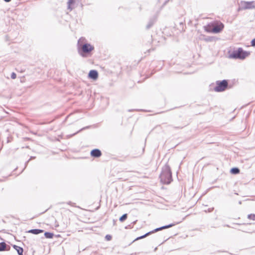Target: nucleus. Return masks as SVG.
<instances>
[{
  "mask_svg": "<svg viewBox=\"0 0 255 255\" xmlns=\"http://www.w3.org/2000/svg\"><path fill=\"white\" fill-rule=\"evenodd\" d=\"M160 178L163 184H168L172 181L171 172L168 165H165L163 167Z\"/></svg>",
  "mask_w": 255,
  "mask_h": 255,
  "instance_id": "nucleus-1",
  "label": "nucleus"
},
{
  "mask_svg": "<svg viewBox=\"0 0 255 255\" xmlns=\"http://www.w3.org/2000/svg\"><path fill=\"white\" fill-rule=\"evenodd\" d=\"M85 39L84 38H80L78 41V46L81 49L84 53H89L94 50V46L89 43H84Z\"/></svg>",
  "mask_w": 255,
  "mask_h": 255,
  "instance_id": "nucleus-2",
  "label": "nucleus"
},
{
  "mask_svg": "<svg viewBox=\"0 0 255 255\" xmlns=\"http://www.w3.org/2000/svg\"><path fill=\"white\" fill-rule=\"evenodd\" d=\"M249 52L244 51L242 48H239L237 50H235L230 55V57L234 59H244L249 56Z\"/></svg>",
  "mask_w": 255,
  "mask_h": 255,
  "instance_id": "nucleus-3",
  "label": "nucleus"
},
{
  "mask_svg": "<svg viewBox=\"0 0 255 255\" xmlns=\"http://www.w3.org/2000/svg\"><path fill=\"white\" fill-rule=\"evenodd\" d=\"M216 85L214 90L216 92H220L225 91L227 88L228 84L227 80H224L222 81H217Z\"/></svg>",
  "mask_w": 255,
  "mask_h": 255,
  "instance_id": "nucleus-4",
  "label": "nucleus"
},
{
  "mask_svg": "<svg viewBox=\"0 0 255 255\" xmlns=\"http://www.w3.org/2000/svg\"><path fill=\"white\" fill-rule=\"evenodd\" d=\"M176 224H169L168 225L164 226H162V227L156 228V229H154V230H153L152 231H150V232H149L147 233L146 234H145V235L137 238L136 240H139V239H141L144 238L146 237H147V236H148L149 235H151L152 233H154L156 232L157 231H161V230H162L163 229H168L169 228L175 226Z\"/></svg>",
  "mask_w": 255,
  "mask_h": 255,
  "instance_id": "nucleus-5",
  "label": "nucleus"
},
{
  "mask_svg": "<svg viewBox=\"0 0 255 255\" xmlns=\"http://www.w3.org/2000/svg\"><path fill=\"white\" fill-rule=\"evenodd\" d=\"M255 8L254 1H241L240 3V8L242 9H254Z\"/></svg>",
  "mask_w": 255,
  "mask_h": 255,
  "instance_id": "nucleus-6",
  "label": "nucleus"
},
{
  "mask_svg": "<svg viewBox=\"0 0 255 255\" xmlns=\"http://www.w3.org/2000/svg\"><path fill=\"white\" fill-rule=\"evenodd\" d=\"M224 24L222 23H220L219 24H214L213 26L212 30H208L209 31H212V33H218L220 32L224 28Z\"/></svg>",
  "mask_w": 255,
  "mask_h": 255,
  "instance_id": "nucleus-7",
  "label": "nucleus"
},
{
  "mask_svg": "<svg viewBox=\"0 0 255 255\" xmlns=\"http://www.w3.org/2000/svg\"><path fill=\"white\" fill-rule=\"evenodd\" d=\"M89 77L93 80H96L98 77V73L96 70H92L89 73Z\"/></svg>",
  "mask_w": 255,
  "mask_h": 255,
  "instance_id": "nucleus-8",
  "label": "nucleus"
},
{
  "mask_svg": "<svg viewBox=\"0 0 255 255\" xmlns=\"http://www.w3.org/2000/svg\"><path fill=\"white\" fill-rule=\"evenodd\" d=\"M91 155L94 157H99L101 156V151L99 149H94L91 151Z\"/></svg>",
  "mask_w": 255,
  "mask_h": 255,
  "instance_id": "nucleus-9",
  "label": "nucleus"
},
{
  "mask_svg": "<svg viewBox=\"0 0 255 255\" xmlns=\"http://www.w3.org/2000/svg\"><path fill=\"white\" fill-rule=\"evenodd\" d=\"M75 3V0H68L67 2V10L71 11L74 8L73 5Z\"/></svg>",
  "mask_w": 255,
  "mask_h": 255,
  "instance_id": "nucleus-10",
  "label": "nucleus"
},
{
  "mask_svg": "<svg viewBox=\"0 0 255 255\" xmlns=\"http://www.w3.org/2000/svg\"><path fill=\"white\" fill-rule=\"evenodd\" d=\"M13 247L17 251L19 255H23V250L22 248L16 245H13Z\"/></svg>",
  "mask_w": 255,
  "mask_h": 255,
  "instance_id": "nucleus-11",
  "label": "nucleus"
},
{
  "mask_svg": "<svg viewBox=\"0 0 255 255\" xmlns=\"http://www.w3.org/2000/svg\"><path fill=\"white\" fill-rule=\"evenodd\" d=\"M43 232V230L40 229H31L28 231V233H32L34 235H38Z\"/></svg>",
  "mask_w": 255,
  "mask_h": 255,
  "instance_id": "nucleus-12",
  "label": "nucleus"
},
{
  "mask_svg": "<svg viewBox=\"0 0 255 255\" xmlns=\"http://www.w3.org/2000/svg\"><path fill=\"white\" fill-rule=\"evenodd\" d=\"M214 25V23H210L208 24L207 26H204L205 30L208 32H212V31H209L208 30H212L213 26Z\"/></svg>",
  "mask_w": 255,
  "mask_h": 255,
  "instance_id": "nucleus-13",
  "label": "nucleus"
},
{
  "mask_svg": "<svg viewBox=\"0 0 255 255\" xmlns=\"http://www.w3.org/2000/svg\"><path fill=\"white\" fill-rule=\"evenodd\" d=\"M230 172L232 174H236L240 172V169L237 167H234L231 169Z\"/></svg>",
  "mask_w": 255,
  "mask_h": 255,
  "instance_id": "nucleus-14",
  "label": "nucleus"
},
{
  "mask_svg": "<svg viewBox=\"0 0 255 255\" xmlns=\"http://www.w3.org/2000/svg\"><path fill=\"white\" fill-rule=\"evenodd\" d=\"M6 244L5 243L2 242L0 243V251H3L6 250Z\"/></svg>",
  "mask_w": 255,
  "mask_h": 255,
  "instance_id": "nucleus-15",
  "label": "nucleus"
},
{
  "mask_svg": "<svg viewBox=\"0 0 255 255\" xmlns=\"http://www.w3.org/2000/svg\"><path fill=\"white\" fill-rule=\"evenodd\" d=\"M44 236L47 239H52L54 236V234L50 232H45Z\"/></svg>",
  "mask_w": 255,
  "mask_h": 255,
  "instance_id": "nucleus-16",
  "label": "nucleus"
},
{
  "mask_svg": "<svg viewBox=\"0 0 255 255\" xmlns=\"http://www.w3.org/2000/svg\"><path fill=\"white\" fill-rule=\"evenodd\" d=\"M127 217H128L127 214H125L120 218L119 220L120 222H123L127 219Z\"/></svg>",
  "mask_w": 255,
  "mask_h": 255,
  "instance_id": "nucleus-17",
  "label": "nucleus"
},
{
  "mask_svg": "<svg viewBox=\"0 0 255 255\" xmlns=\"http://www.w3.org/2000/svg\"><path fill=\"white\" fill-rule=\"evenodd\" d=\"M153 23H154V20H150V21L148 22L147 25H146V28L147 29L150 28L153 25Z\"/></svg>",
  "mask_w": 255,
  "mask_h": 255,
  "instance_id": "nucleus-18",
  "label": "nucleus"
},
{
  "mask_svg": "<svg viewBox=\"0 0 255 255\" xmlns=\"http://www.w3.org/2000/svg\"><path fill=\"white\" fill-rule=\"evenodd\" d=\"M248 219H249L250 220L255 221V214H249L248 216Z\"/></svg>",
  "mask_w": 255,
  "mask_h": 255,
  "instance_id": "nucleus-19",
  "label": "nucleus"
},
{
  "mask_svg": "<svg viewBox=\"0 0 255 255\" xmlns=\"http://www.w3.org/2000/svg\"><path fill=\"white\" fill-rule=\"evenodd\" d=\"M203 40L207 42L212 41L213 40V37L209 36L206 37L203 39Z\"/></svg>",
  "mask_w": 255,
  "mask_h": 255,
  "instance_id": "nucleus-20",
  "label": "nucleus"
},
{
  "mask_svg": "<svg viewBox=\"0 0 255 255\" xmlns=\"http://www.w3.org/2000/svg\"><path fill=\"white\" fill-rule=\"evenodd\" d=\"M16 77V75L15 73L14 72H12L11 74V78L12 79H15Z\"/></svg>",
  "mask_w": 255,
  "mask_h": 255,
  "instance_id": "nucleus-21",
  "label": "nucleus"
},
{
  "mask_svg": "<svg viewBox=\"0 0 255 255\" xmlns=\"http://www.w3.org/2000/svg\"><path fill=\"white\" fill-rule=\"evenodd\" d=\"M106 239L107 241H110L112 239V237L109 235H107L106 236Z\"/></svg>",
  "mask_w": 255,
  "mask_h": 255,
  "instance_id": "nucleus-22",
  "label": "nucleus"
},
{
  "mask_svg": "<svg viewBox=\"0 0 255 255\" xmlns=\"http://www.w3.org/2000/svg\"><path fill=\"white\" fill-rule=\"evenodd\" d=\"M251 45L252 46L255 47V38L252 40Z\"/></svg>",
  "mask_w": 255,
  "mask_h": 255,
  "instance_id": "nucleus-23",
  "label": "nucleus"
},
{
  "mask_svg": "<svg viewBox=\"0 0 255 255\" xmlns=\"http://www.w3.org/2000/svg\"><path fill=\"white\" fill-rule=\"evenodd\" d=\"M214 208H209L207 210H205V212H211L213 210Z\"/></svg>",
  "mask_w": 255,
  "mask_h": 255,
  "instance_id": "nucleus-24",
  "label": "nucleus"
},
{
  "mask_svg": "<svg viewBox=\"0 0 255 255\" xmlns=\"http://www.w3.org/2000/svg\"><path fill=\"white\" fill-rule=\"evenodd\" d=\"M88 128V127H86V128H81L80 130H79L78 131H77V132H76V133H74V134H75L76 133H77L79 132L80 131L82 130L83 129H85V128Z\"/></svg>",
  "mask_w": 255,
  "mask_h": 255,
  "instance_id": "nucleus-25",
  "label": "nucleus"
},
{
  "mask_svg": "<svg viewBox=\"0 0 255 255\" xmlns=\"http://www.w3.org/2000/svg\"><path fill=\"white\" fill-rule=\"evenodd\" d=\"M3 0L6 2H8L10 1L11 0Z\"/></svg>",
  "mask_w": 255,
  "mask_h": 255,
  "instance_id": "nucleus-26",
  "label": "nucleus"
},
{
  "mask_svg": "<svg viewBox=\"0 0 255 255\" xmlns=\"http://www.w3.org/2000/svg\"><path fill=\"white\" fill-rule=\"evenodd\" d=\"M32 158H34V157H31V158L29 159V160H30Z\"/></svg>",
  "mask_w": 255,
  "mask_h": 255,
  "instance_id": "nucleus-27",
  "label": "nucleus"
},
{
  "mask_svg": "<svg viewBox=\"0 0 255 255\" xmlns=\"http://www.w3.org/2000/svg\"><path fill=\"white\" fill-rule=\"evenodd\" d=\"M68 204H69V205H71V202H70L69 203H68Z\"/></svg>",
  "mask_w": 255,
  "mask_h": 255,
  "instance_id": "nucleus-28",
  "label": "nucleus"
},
{
  "mask_svg": "<svg viewBox=\"0 0 255 255\" xmlns=\"http://www.w3.org/2000/svg\"><path fill=\"white\" fill-rule=\"evenodd\" d=\"M29 161V160L27 161V162L26 163V165L27 164V163Z\"/></svg>",
  "mask_w": 255,
  "mask_h": 255,
  "instance_id": "nucleus-29",
  "label": "nucleus"
}]
</instances>
